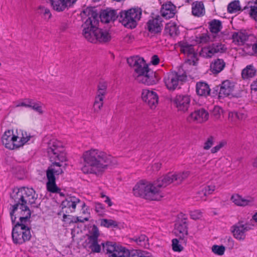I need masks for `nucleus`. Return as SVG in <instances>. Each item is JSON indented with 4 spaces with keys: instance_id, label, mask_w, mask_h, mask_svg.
I'll list each match as a JSON object with an SVG mask.
<instances>
[{
    "instance_id": "obj_1",
    "label": "nucleus",
    "mask_w": 257,
    "mask_h": 257,
    "mask_svg": "<svg viewBox=\"0 0 257 257\" xmlns=\"http://www.w3.org/2000/svg\"><path fill=\"white\" fill-rule=\"evenodd\" d=\"M47 153L52 163L46 171L47 189L52 193H59L60 190L56 185V179L63 173L61 163L67 161L66 154L62 143L55 139L48 143Z\"/></svg>"
},
{
    "instance_id": "obj_2",
    "label": "nucleus",
    "mask_w": 257,
    "mask_h": 257,
    "mask_svg": "<svg viewBox=\"0 0 257 257\" xmlns=\"http://www.w3.org/2000/svg\"><path fill=\"white\" fill-rule=\"evenodd\" d=\"M81 159L83 161L81 167L82 172L97 176L102 174L108 167L117 164L115 158L101 150L95 148L84 151Z\"/></svg>"
},
{
    "instance_id": "obj_3",
    "label": "nucleus",
    "mask_w": 257,
    "mask_h": 257,
    "mask_svg": "<svg viewBox=\"0 0 257 257\" xmlns=\"http://www.w3.org/2000/svg\"><path fill=\"white\" fill-rule=\"evenodd\" d=\"M31 211L28 209L23 210L21 208H16L11 212L12 222L16 223L12 231V238L15 244H22L30 239L31 234L29 219Z\"/></svg>"
},
{
    "instance_id": "obj_4",
    "label": "nucleus",
    "mask_w": 257,
    "mask_h": 257,
    "mask_svg": "<svg viewBox=\"0 0 257 257\" xmlns=\"http://www.w3.org/2000/svg\"><path fill=\"white\" fill-rule=\"evenodd\" d=\"M127 61L134 68L133 77L138 82L152 85L158 82L156 72L149 69L143 58L135 56L128 58Z\"/></svg>"
},
{
    "instance_id": "obj_5",
    "label": "nucleus",
    "mask_w": 257,
    "mask_h": 257,
    "mask_svg": "<svg viewBox=\"0 0 257 257\" xmlns=\"http://www.w3.org/2000/svg\"><path fill=\"white\" fill-rule=\"evenodd\" d=\"M162 176L158 178L154 182L145 180L139 182L133 188L134 194L150 200H159L164 196L162 188L167 185H162L159 180Z\"/></svg>"
},
{
    "instance_id": "obj_6",
    "label": "nucleus",
    "mask_w": 257,
    "mask_h": 257,
    "mask_svg": "<svg viewBox=\"0 0 257 257\" xmlns=\"http://www.w3.org/2000/svg\"><path fill=\"white\" fill-rule=\"evenodd\" d=\"M98 22L94 17L88 18L83 25V35L91 43H105L109 41L111 36L106 30L96 27Z\"/></svg>"
},
{
    "instance_id": "obj_7",
    "label": "nucleus",
    "mask_w": 257,
    "mask_h": 257,
    "mask_svg": "<svg viewBox=\"0 0 257 257\" xmlns=\"http://www.w3.org/2000/svg\"><path fill=\"white\" fill-rule=\"evenodd\" d=\"M31 138L30 134L23 130H9L2 136V142L6 148L15 150L23 147Z\"/></svg>"
},
{
    "instance_id": "obj_8",
    "label": "nucleus",
    "mask_w": 257,
    "mask_h": 257,
    "mask_svg": "<svg viewBox=\"0 0 257 257\" xmlns=\"http://www.w3.org/2000/svg\"><path fill=\"white\" fill-rule=\"evenodd\" d=\"M12 198L16 204L13 205L14 210L16 208H21L23 210L28 209L30 211L27 204H36L38 195L33 188L22 187L14 190L12 195Z\"/></svg>"
},
{
    "instance_id": "obj_9",
    "label": "nucleus",
    "mask_w": 257,
    "mask_h": 257,
    "mask_svg": "<svg viewBox=\"0 0 257 257\" xmlns=\"http://www.w3.org/2000/svg\"><path fill=\"white\" fill-rule=\"evenodd\" d=\"M142 11L140 8H133L119 13V22L125 27L135 28L142 16Z\"/></svg>"
},
{
    "instance_id": "obj_10",
    "label": "nucleus",
    "mask_w": 257,
    "mask_h": 257,
    "mask_svg": "<svg viewBox=\"0 0 257 257\" xmlns=\"http://www.w3.org/2000/svg\"><path fill=\"white\" fill-rule=\"evenodd\" d=\"M186 79V75L184 73L171 71L164 76V82L168 89L173 91L179 88Z\"/></svg>"
},
{
    "instance_id": "obj_11",
    "label": "nucleus",
    "mask_w": 257,
    "mask_h": 257,
    "mask_svg": "<svg viewBox=\"0 0 257 257\" xmlns=\"http://www.w3.org/2000/svg\"><path fill=\"white\" fill-rule=\"evenodd\" d=\"M190 175L189 171L180 172H170L162 176V178L159 180L162 185H169L172 183L175 184H180Z\"/></svg>"
},
{
    "instance_id": "obj_12",
    "label": "nucleus",
    "mask_w": 257,
    "mask_h": 257,
    "mask_svg": "<svg viewBox=\"0 0 257 257\" xmlns=\"http://www.w3.org/2000/svg\"><path fill=\"white\" fill-rule=\"evenodd\" d=\"M108 257H130L128 249L112 242H107L105 245L102 244Z\"/></svg>"
},
{
    "instance_id": "obj_13",
    "label": "nucleus",
    "mask_w": 257,
    "mask_h": 257,
    "mask_svg": "<svg viewBox=\"0 0 257 257\" xmlns=\"http://www.w3.org/2000/svg\"><path fill=\"white\" fill-rule=\"evenodd\" d=\"M226 50L225 46L222 43H214L202 47L199 51V55L205 58H210L217 53L225 52Z\"/></svg>"
},
{
    "instance_id": "obj_14",
    "label": "nucleus",
    "mask_w": 257,
    "mask_h": 257,
    "mask_svg": "<svg viewBox=\"0 0 257 257\" xmlns=\"http://www.w3.org/2000/svg\"><path fill=\"white\" fill-rule=\"evenodd\" d=\"M79 203H80V200L74 196H68L62 202V212L63 213V221H66V219L69 216L67 214L74 212Z\"/></svg>"
},
{
    "instance_id": "obj_15",
    "label": "nucleus",
    "mask_w": 257,
    "mask_h": 257,
    "mask_svg": "<svg viewBox=\"0 0 257 257\" xmlns=\"http://www.w3.org/2000/svg\"><path fill=\"white\" fill-rule=\"evenodd\" d=\"M252 228L251 225L243 221H239L231 227V231L236 239L243 240L246 236V232Z\"/></svg>"
},
{
    "instance_id": "obj_16",
    "label": "nucleus",
    "mask_w": 257,
    "mask_h": 257,
    "mask_svg": "<svg viewBox=\"0 0 257 257\" xmlns=\"http://www.w3.org/2000/svg\"><path fill=\"white\" fill-rule=\"evenodd\" d=\"M89 233L88 237L89 248L92 252H99L101 247L98 244V237L99 235L98 228L96 225H92L89 229Z\"/></svg>"
},
{
    "instance_id": "obj_17",
    "label": "nucleus",
    "mask_w": 257,
    "mask_h": 257,
    "mask_svg": "<svg viewBox=\"0 0 257 257\" xmlns=\"http://www.w3.org/2000/svg\"><path fill=\"white\" fill-rule=\"evenodd\" d=\"M142 98L151 108L156 107L158 103V95L157 93L152 90L143 89L142 92Z\"/></svg>"
},
{
    "instance_id": "obj_18",
    "label": "nucleus",
    "mask_w": 257,
    "mask_h": 257,
    "mask_svg": "<svg viewBox=\"0 0 257 257\" xmlns=\"http://www.w3.org/2000/svg\"><path fill=\"white\" fill-rule=\"evenodd\" d=\"M191 99L187 95H177L173 99V102L177 110L185 112L189 107Z\"/></svg>"
},
{
    "instance_id": "obj_19",
    "label": "nucleus",
    "mask_w": 257,
    "mask_h": 257,
    "mask_svg": "<svg viewBox=\"0 0 257 257\" xmlns=\"http://www.w3.org/2000/svg\"><path fill=\"white\" fill-rule=\"evenodd\" d=\"M209 117V114L204 109L196 110L191 112L187 117L189 122L202 123L206 121Z\"/></svg>"
},
{
    "instance_id": "obj_20",
    "label": "nucleus",
    "mask_w": 257,
    "mask_h": 257,
    "mask_svg": "<svg viewBox=\"0 0 257 257\" xmlns=\"http://www.w3.org/2000/svg\"><path fill=\"white\" fill-rule=\"evenodd\" d=\"M162 22L161 18L160 16H157L155 18L150 20L147 23L148 31L154 34L161 32L163 28Z\"/></svg>"
},
{
    "instance_id": "obj_21",
    "label": "nucleus",
    "mask_w": 257,
    "mask_h": 257,
    "mask_svg": "<svg viewBox=\"0 0 257 257\" xmlns=\"http://www.w3.org/2000/svg\"><path fill=\"white\" fill-rule=\"evenodd\" d=\"M181 51L185 54L187 55L190 61H192L195 63V61L197 60V53L195 52V50L192 45H190L186 42H181L180 44Z\"/></svg>"
},
{
    "instance_id": "obj_22",
    "label": "nucleus",
    "mask_w": 257,
    "mask_h": 257,
    "mask_svg": "<svg viewBox=\"0 0 257 257\" xmlns=\"http://www.w3.org/2000/svg\"><path fill=\"white\" fill-rule=\"evenodd\" d=\"M231 200L235 205L240 206L251 205L254 202V199L251 197H246L244 198L237 194L232 195Z\"/></svg>"
},
{
    "instance_id": "obj_23",
    "label": "nucleus",
    "mask_w": 257,
    "mask_h": 257,
    "mask_svg": "<svg viewBox=\"0 0 257 257\" xmlns=\"http://www.w3.org/2000/svg\"><path fill=\"white\" fill-rule=\"evenodd\" d=\"M234 88V83L226 80L224 81L221 85L219 95L221 96H228L232 94Z\"/></svg>"
},
{
    "instance_id": "obj_24",
    "label": "nucleus",
    "mask_w": 257,
    "mask_h": 257,
    "mask_svg": "<svg viewBox=\"0 0 257 257\" xmlns=\"http://www.w3.org/2000/svg\"><path fill=\"white\" fill-rule=\"evenodd\" d=\"M176 7L172 3L163 5L161 10L162 16L165 19H168L173 18L175 14Z\"/></svg>"
},
{
    "instance_id": "obj_25",
    "label": "nucleus",
    "mask_w": 257,
    "mask_h": 257,
    "mask_svg": "<svg viewBox=\"0 0 257 257\" xmlns=\"http://www.w3.org/2000/svg\"><path fill=\"white\" fill-rule=\"evenodd\" d=\"M117 17L116 11L112 10L103 11L100 15V19L102 23H108L114 21Z\"/></svg>"
},
{
    "instance_id": "obj_26",
    "label": "nucleus",
    "mask_w": 257,
    "mask_h": 257,
    "mask_svg": "<svg viewBox=\"0 0 257 257\" xmlns=\"http://www.w3.org/2000/svg\"><path fill=\"white\" fill-rule=\"evenodd\" d=\"M225 66V63L222 59L214 60L210 64V70L213 74H218L222 71Z\"/></svg>"
},
{
    "instance_id": "obj_27",
    "label": "nucleus",
    "mask_w": 257,
    "mask_h": 257,
    "mask_svg": "<svg viewBox=\"0 0 257 257\" xmlns=\"http://www.w3.org/2000/svg\"><path fill=\"white\" fill-rule=\"evenodd\" d=\"M192 13L196 17H201L205 13V8L202 2L195 1L192 4Z\"/></svg>"
},
{
    "instance_id": "obj_28",
    "label": "nucleus",
    "mask_w": 257,
    "mask_h": 257,
    "mask_svg": "<svg viewBox=\"0 0 257 257\" xmlns=\"http://www.w3.org/2000/svg\"><path fill=\"white\" fill-rule=\"evenodd\" d=\"M196 90L198 95L204 96L209 95L210 91L209 85L203 82H199L196 84Z\"/></svg>"
},
{
    "instance_id": "obj_29",
    "label": "nucleus",
    "mask_w": 257,
    "mask_h": 257,
    "mask_svg": "<svg viewBox=\"0 0 257 257\" xmlns=\"http://www.w3.org/2000/svg\"><path fill=\"white\" fill-rule=\"evenodd\" d=\"M174 232L175 234L180 238H184L187 235V228L185 222L183 223H176L175 224Z\"/></svg>"
},
{
    "instance_id": "obj_30",
    "label": "nucleus",
    "mask_w": 257,
    "mask_h": 257,
    "mask_svg": "<svg viewBox=\"0 0 257 257\" xmlns=\"http://www.w3.org/2000/svg\"><path fill=\"white\" fill-rule=\"evenodd\" d=\"M233 42L237 45H241L244 44L248 39L246 34L241 32L234 33L232 36Z\"/></svg>"
},
{
    "instance_id": "obj_31",
    "label": "nucleus",
    "mask_w": 257,
    "mask_h": 257,
    "mask_svg": "<svg viewBox=\"0 0 257 257\" xmlns=\"http://www.w3.org/2000/svg\"><path fill=\"white\" fill-rule=\"evenodd\" d=\"M215 38V36H211L207 33L196 36L195 40L197 44L203 45L213 41Z\"/></svg>"
},
{
    "instance_id": "obj_32",
    "label": "nucleus",
    "mask_w": 257,
    "mask_h": 257,
    "mask_svg": "<svg viewBox=\"0 0 257 257\" xmlns=\"http://www.w3.org/2000/svg\"><path fill=\"white\" fill-rule=\"evenodd\" d=\"M208 24L209 29L213 36H214V34H217L222 29V23L219 20L214 19L209 22Z\"/></svg>"
},
{
    "instance_id": "obj_33",
    "label": "nucleus",
    "mask_w": 257,
    "mask_h": 257,
    "mask_svg": "<svg viewBox=\"0 0 257 257\" xmlns=\"http://www.w3.org/2000/svg\"><path fill=\"white\" fill-rule=\"evenodd\" d=\"M53 9L57 12H63L68 8L64 0H49Z\"/></svg>"
},
{
    "instance_id": "obj_34",
    "label": "nucleus",
    "mask_w": 257,
    "mask_h": 257,
    "mask_svg": "<svg viewBox=\"0 0 257 257\" xmlns=\"http://www.w3.org/2000/svg\"><path fill=\"white\" fill-rule=\"evenodd\" d=\"M243 10L248 13L251 18L257 21V2L249 3Z\"/></svg>"
},
{
    "instance_id": "obj_35",
    "label": "nucleus",
    "mask_w": 257,
    "mask_h": 257,
    "mask_svg": "<svg viewBox=\"0 0 257 257\" xmlns=\"http://www.w3.org/2000/svg\"><path fill=\"white\" fill-rule=\"evenodd\" d=\"M255 73L256 70L253 65H249L242 70L241 75L242 78L245 79L253 77Z\"/></svg>"
},
{
    "instance_id": "obj_36",
    "label": "nucleus",
    "mask_w": 257,
    "mask_h": 257,
    "mask_svg": "<svg viewBox=\"0 0 257 257\" xmlns=\"http://www.w3.org/2000/svg\"><path fill=\"white\" fill-rule=\"evenodd\" d=\"M241 10V7L238 1H234L231 2L227 7L228 12L230 14L239 12Z\"/></svg>"
},
{
    "instance_id": "obj_37",
    "label": "nucleus",
    "mask_w": 257,
    "mask_h": 257,
    "mask_svg": "<svg viewBox=\"0 0 257 257\" xmlns=\"http://www.w3.org/2000/svg\"><path fill=\"white\" fill-rule=\"evenodd\" d=\"M216 189V186L214 184H210L205 186L199 194L201 195H203V196H201V199H203V197L208 195L212 194ZM205 200V199H204Z\"/></svg>"
},
{
    "instance_id": "obj_38",
    "label": "nucleus",
    "mask_w": 257,
    "mask_h": 257,
    "mask_svg": "<svg viewBox=\"0 0 257 257\" xmlns=\"http://www.w3.org/2000/svg\"><path fill=\"white\" fill-rule=\"evenodd\" d=\"M99 221L101 226L106 228L116 227L118 226L117 222L112 219L102 218L100 219Z\"/></svg>"
},
{
    "instance_id": "obj_39",
    "label": "nucleus",
    "mask_w": 257,
    "mask_h": 257,
    "mask_svg": "<svg viewBox=\"0 0 257 257\" xmlns=\"http://www.w3.org/2000/svg\"><path fill=\"white\" fill-rule=\"evenodd\" d=\"M104 98V97L96 95L93 104V110L94 112H98L100 110L103 104Z\"/></svg>"
},
{
    "instance_id": "obj_40",
    "label": "nucleus",
    "mask_w": 257,
    "mask_h": 257,
    "mask_svg": "<svg viewBox=\"0 0 257 257\" xmlns=\"http://www.w3.org/2000/svg\"><path fill=\"white\" fill-rule=\"evenodd\" d=\"M29 107L32 108L39 114H42L43 113L42 104L40 102H35L31 99Z\"/></svg>"
},
{
    "instance_id": "obj_41",
    "label": "nucleus",
    "mask_w": 257,
    "mask_h": 257,
    "mask_svg": "<svg viewBox=\"0 0 257 257\" xmlns=\"http://www.w3.org/2000/svg\"><path fill=\"white\" fill-rule=\"evenodd\" d=\"M177 28L174 23L167 24L165 27V31L169 33L171 36L176 35L177 32Z\"/></svg>"
},
{
    "instance_id": "obj_42",
    "label": "nucleus",
    "mask_w": 257,
    "mask_h": 257,
    "mask_svg": "<svg viewBox=\"0 0 257 257\" xmlns=\"http://www.w3.org/2000/svg\"><path fill=\"white\" fill-rule=\"evenodd\" d=\"M211 250L215 254L222 255L224 253L225 248L223 245H213Z\"/></svg>"
},
{
    "instance_id": "obj_43",
    "label": "nucleus",
    "mask_w": 257,
    "mask_h": 257,
    "mask_svg": "<svg viewBox=\"0 0 257 257\" xmlns=\"http://www.w3.org/2000/svg\"><path fill=\"white\" fill-rule=\"evenodd\" d=\"M215 142V138L213 136H209L204 142L203 148L205 150H209L213 145Z\"/></svg>"
},
{
    "instance_id": "obj_44",
    "label": "nucleus",
    "mask_w": 257,
    "mask_h": 257,
    "mask_svg": "<svg viewBox=\"0 0 257 257\" xmlns=\"http://www.w3.org/2000/svg\"><path fill=\"white\" fill-rule=\"evenodd\" d=\"M38 13L43 15L45 19L49 20L51 17V14L49 9L42 6L38 8Z\"/></svg>"
},
{
    "instance_id": "obj_45",
    "label": "nucleus",
    "mask_w": 257,
    "mask_h": 257,
    "mask_svg": "<svg viewBox=\"0 0 257 257\" xmlns=\"http://www.w3.org/2000/svg\"><path fill=\"white\" fill-rule=\"evenodd\" d=\"M236 117L238 119L243 120L246 118V114L241 112H230L228 113V117Z\"/></svg>"
},
{
    "instance_id": "obj_46",
    "label": "nucleus",
    "mask_w": 257,
    "mask_h": 257,
    "mask_svg": "<svg viewBox=\"0 0 257 257\" xmlns=\"http://www.w3.org/2000/svg\"><path fill=\"white\" fill-rule=\"evenodd\" d=\"M172 249L174 251L180 252L183 250V247L180 244H179V241L177 239L175 238L172 239Z\"/></svg>"
},
{
    "instance_id": "obj_47",
    "label": "nucleus",
    "mask_w": 257,
    "mask_h": 257,
    "mask_svg": "<svg viewBox=\"0 0 257 257\" xmlns=\"http://www.w3.org/2000/svg\"><path fill=\"white\" fill-rule=\"evenodd\" d=\"M148 240V237L144 234L141 235L135 238L137 243L141 246H145Z\"/></svg>"
},
{
    "instance_id": "obj_48",
    "label": "nucleus",
    "mask_w": 257,
    "mask_h": 257,
    "mask_svg": "<svg viewBox=\"0 0 257 257\" xmlns=\"http://www.w3.org/2000/svg\"><path fill=\"white\" fill-rule=\"evenodd\" d=\"M106 86L104 83L99 84L98 86V91L96 95L104 97L106 94Z\"/></svg>"
},
{
    "instance_id": "obj_49",
    "label": "nucleus",
    "mask_w": 257,
    "mask_h": 257,
    "mask_svg": "<svg viewBox=\"0 0 257 257\" xmlns=\"http://www.w3.org/2000/svg\"><path fill=\"white\" fill-rule=\"evenodd\" d=\"M191 218L194 220L199 219L202 217V212L199 210L190 211Z\"/></svg>"
},
{
    "instance_id": "obj_50",
    "label": "nucleus",
    "mask_w": 257,
    "mask_h": 257,
    "mask_svg": "<svg viewBox=\"0 0 257 257\" xmlns=\"http://www.w3.org/2000/svg\"><path fill=\"white\" fill-rule=\"evenodd\" d=\"M31 101V99H25L22 101L17 103L16 105V107L24 106L26 107H29Z\"/></svg>"
},
{
    "instance_id": "obj_51",
    "label": "nucleus",
    "mask_w": 257,
    "mask_h": 257,
    "mask_svg": "<svg viewBox=\"0 0 257 257\" xmlns=\"http://www.w3.org/2000/svg\"><path fill=\"white\" fill-rule=\"evenodd\" d=\"M222 112V110L219 107H215L214 109L213 113L216 119H218L220 117L221 113Z\"/></svg>"
},
{
    "instance_id": "obj_52",
    "label": "nucleus",
    "mask_w": 257,
    "mask_h": 257,
    "mask_svg": "<svg viewBox=\"0 0 257 257\" xmlns=\"http://www.w3.org/2000/svg\"><path fill=\"white\" fill-rule=\"evenodd\" d=\"M207 160V157L203 155H198L197 159L195 161V163L197 164H201L204 163Z\"/></svg>"
},
{
    "instance_id": "obj_53",
    "label": "nucleus",
    "mask_w": 257,
    "mask_h": 257,
    "mask_svg": "<svg viewBox=\"0 0 257 257\" xmlns=\"http://www.w3.org/2000/svg\"><path fill=\"white\" fill-rule=\"evenodd\" d=\"M104 209V207L102 204H101L100 203H96L95 210L97 212H102Z\"/></svg>"
},
{
    "instance_id": "obj_54",
    "label": "nucleus",
    "mask_w": 257,
    "mask_h": 257,
    "mask_svg": "<svg viewBox=\"0 0 257 257\" xmlns=\"http://www.w3.org/2000/svg\"><path fill=\"white\" fill-rule=\"evenodd\" d=\"M81 207V211L83 214H86L88 213V209L86 207V204L84 202H82L80 201V203L79 204Z\"/></svg>"
},
{
    "instance_id": "obj_55",
    "label": "nucleus",
    "mask_w": 257,
    "mask_h": 257,
    "mask_svg": "<svg viewBox=\"0 0 257 257\" xmlns=\"http://www.w3.org/2000/svg\"><path fill=\"white\" fill-rule=\"evenodd\" d=\"M160 59L157 55H154L152 57L151 63L154 65H156L159 64Z\"/></svg>"
},
{
    "instance_id": "obj_56",
    "label": "nucleus",
    "mask_w": 257,
    "mask_h": 257,
    "mask_svg": "<svg viewBox=\"0 0 257 257\" xmlns=\"http://www.w3.org/2000/svg\"><path fill=\"white\" fill-rule=\"evenodd\" d=\"M250 88L252 91L257 92V78L252 82Z\"/></svg>"
},
{
    "instance_id": "obj_57",
    "label": "nucleus",
    "mask_w": 257,
    "mask_h": 257,
    "mask_svg": "<svg viewBox=\"0 0 257 257\" xmlns=\"http://www.w3.org/2000/svg\"><path fill=\"white\" fill-rule=\"evenodd\" d=\"M161 166H162V164L159 162L155 163L152 166L153 171H158L161 168Z\"/></svg>"
},
{
    "instance_id": "obj_58",
    "label": "nucleus",
    "mask_w": 257,
    "mask_h": 257,
    "mask_svg": "<svg viewBox=\"0 0 257 257\" xmlns=\"http://www.w3.org/2000/svg\"><path fill=\"white\" fill-rule=\"evenodd\" d=\"M88 220V219L87 217H85L83 219H81L80 218V217H77L76 218L74 219L73 220L70 221V223L71 222H84V221H86Z\"/></svg>"
},
{
    "instance_id": "obj_59",
    "label": "nucleus",
    "mask_w": 257,
    "mask_h": 257,
    "mask_svg": "<svg viewBox=\"0 0 257 257\" xmlns=\"http://www.w3.org/2000/svg\"><path fill=\"white\" fill-rule=\"evenodd\" d=\"M64 1H65V3L66 4L68 8L71 7L77 1V0H64Z\"/></svg>"
},
{
    "instance_id": "obj_60",
    "label": "nucleus",
    "mask_w": 257,
    "mask_h": 257,
    "mask_svg": "<svg viewBox=\"0 0 257 257\" xmlns=\"http://www.w3.org/2000/svg\"><path fill=\"white\" fill-rule=\"evenodd\" d=\"M227 145V142L225 140H222L218 143L217 145L218 147L221 149Z\"/></svg>"
},
{
    "instance_id": "obj_61",
    "label": "nucleus",
    "mask_w": 257,
    "mask_h": 257,
    "mask_svg": "<svg viewBox=\"0 0 257 257\" xmlns=\"http://www.w3.org/2000/svg\"><path fill=\"white\" fill-rule=\"evenodd\" d=\"M220 148L218 147L217 145H216L215 147H213L211 149V153H213V154H214V153H217V152H218L219 150H220Z\"/></svg>"
},
{
    "instance_id": "obj_62",
    "label": "nucleus",
    "mask_w": 257,
    "mask_h": 257,
    "mask_svg": "<svg viewBox=\"0 0 257 257\" xmlns=\"http://www.w3.org/2000/svg\"><path fill=\"white\" fill-rule=\"evenodd\" d=\"M104 202L108 204V206L112 205L111 201L108 197H106Z\"/></svg>"
},
{
    "instance_id": "obj_63",
    "label": "nucleus",
    "mask_w": 257,
    "mask_h": 257,
    "mask_svg": "<svg viewBox=\"0 0 257 257\" xmlns=\"http://www.w3.org/2000/svg\"><path fill=\"white\" fill-rule=\"evenodd\" d=\"M252 165L254 167H257V157L254 159L252 162Z\"/></svg>"
},
{
    "instance_id": "obj_64",
    "label": "nucleus",
    "mask_w": 257,
    "mask_h": 257,
    "mask_svg": "<svg viewBox=\"0 0 257 257\" xmlns=\"http://www.w3.org/2000/svg\"><path fill=\"white\" fill-rule=\"evenodd\" d=\"M134 257H150V256H148L145 254H138L137 255H135Z\"/></svg>"
}]
</instances>
